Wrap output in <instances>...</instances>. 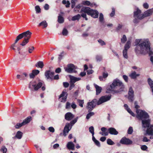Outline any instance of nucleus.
Listing matches in <instances>:
<instances>
[{
	"instance_id": "nucleus-58",
	"label": "nucleus",
	"mask_w": 153,
	"mask_h": 153,
	"mask_svg": "<svg viewBox=\"0 0 153 153\" xmlns=\"http://www.w3.org/2000/svg\"><path fill=\"white\" fill-rule=\"evenodd\" d=\"M70 103L68 102H67L66 103V109L69 108H70Z\"/></svg>"
},
{
	"instance_id": "nucleus-4",
	"label": "nucleus",
	"mask_w": 153,
	"mask_h": 153,
	"mask_svg": "<svg viewBox=\"0 0 153 153\" xmlns=\"http://www.w3.org/2000/svg\"><path fill=\"white\" fill-rule=\"evenodd\" d=\"M153 12V8L145 11L143 14H141V11L137 8V10L134 13V19L133 22L135 24H137L144 17L149 16L152 15Z\"/></svg>"
},
{
	"instance_id": "nucleus-23",
	"label": "nucleus",
	"mask_w": 153,
	"mask_h": 153,
	"mask_svg": "<svg viewBox=\"0 0 153 153\" xmlns=\"http://www.w3.org/2000/svg\"><path fill=\"white\" fill-rule=\"evenodd\" d=\"M39 71L37 70H33L32 73L30 75V78H34L36 75L39 74Z\"/></svg>"
},
{
	"instance_id": "nucleus-42",
	"label": "nucleus",
	"mask_w": 153,
	"mask_h": 153,
	"mask_svg": "<svg viewBox=\"0 0 153 153\" xmlns=\"http://www.w3.org/2000/svg\"><path fill=\"white\" fill-rule=\"evenodd\" d=\"M34 48L33 46L28 48V52L29 53H32L33 51L34 50Z\"/></svg>"
},
{
	"instance_id": "nucleus-49",
	"label": "nucleus",
	"mask_w": 153,
	"mask_h": 153,
	"mask_svg": "<svg viewBox=\"0 0 153 153\" xmlns=\"http://www.w3.org/2000/svg\"><path fill=\"white\" fill-rule=\"evenodd\" d=\"M99 20L101 22H102L103 20V16L102 13H100V14Z\"/></svg>"
},
{
	"instance_id": "nucleus-29",
	"label": "nucleus",
	"mask_w": 153,
	"mask_h": 153,
	"mask_svg": "<svg viewBox=\"0 0 153 153\" xmlns=\"http://www.w3.org/2000/svg\"><path fill=\"white\" fill-rule=\"evenodd\" d=\"M82 16L80 14H78L76 16H73L71 19V20L73 21L75 20L78 21L80 18L81 16Z\"/></svg>"
},
{
	"instance_id": "nucleus-33",
	"label": "nucleus",
	"mask_w": 153,
	"mask_h": 153,
	"mask_svg": "<svg viewBox=\"0 0 153 153\" xmlns=\"http://www.w3.org/2000/svg\"><path fill=\"white\" fill-rule=\"evenodd\" d=\"M127 50H128L124 49L123 52V57L126 59H127L128 58Z\"/></svg>"
},
{
	"instance_id": "nucleus-7",
	"label": "nucleus",
	"mask_w": 153,
	"mask_h": 153,
	"mask_svg": "<svg viewBox=\"0 0 153 153\" xmlns=\"http://www.w3.org/2000/svg\"><path fill=\"white\" fill-rule=\"evenodd\" d=\"M32 33L29 30L23 32L18 35L17 37L20 39L19 40L24 38V39L22 41L20 45L22 46L25 45L29 42V40L30 38Z\"/></svg>"
},
{
	"instance_id": "nucleus-41",
	"label": "nucleus",
	"mask_w": 153,
	"mask_h": 153,
	"mask_svg": "<svg viewBox=\"0 0 153 153\" xmlns=\"http://www.w3.org/2000/svg\"><path fill=\"white\" fill-rule=\"evenodd\" d=\"M7 149L4 146H2L1 150V152L2 153H7Z\"/></svg>"
},
{
	"instance_id": "nucleus-44",
	"label": "nucleus",
	"mask_w": 153,
	"mask_h": 153,
	"mask_svg": "<svg viewBox=\"0 0 153 153\" xmlns=\"http://www.w3.org/2000/svg\"><path fill=\"white\" fill-rule=\"evenodd\" d=\"M77 102L79 103V105L81 107H83V104L84 103L83 100H81L78 99L77 100Z\"/></svg>"
},
{
	"instance_id": "nucleus-25",
	"label": "nucleus",
	"mask_w": 153,
	"mask_h": 153,
	"mask_svg": "<svg viewBox=\"0 0 153 153\" xmlns=\"http://www.w3.org/2000/svg\"><path fill=\"white\" fill-rule=\"evenodd\" d=\"M140 75L139 74H137L135 71H133L129 74V76L131 79H135Z\"/></svg>"
},
{
	"instance_id": "nucleus-39",
	"label": "nucleus",
	"mask_w": 153,
	"mask_h": 153,
	"mask_svg": "<svg viewBox=\"0 0 153 153\" xmlns=\"http://www.w3.org/2000/svg\"><path fill=\"white\" fill-rule=\"evenodd\" d=\"M107 143L109 145H113L114 144V143L110 139H108L107 140Z\"/></svg>"
},
{
	"instance_id": "nucleus-11",
	"label": "nucleus",
	"mask_w": 153,
	"mask_h": 153,
	"mask_svg": "<svg viewBox=\"0 0 153 153\" xmlns=\"http://www.w3.org/2000/svg\"><path fill=\"white\" fill-rule=\"evenodd\" d=\"M120 143L123 144L128 145L132 144V141L129 139L124 137L121 139Z\"/></svg>"
},
{
	"instance_id": "nucleus-60",
	"label": "nucleus",
	"mask_w": 153,
	"mask_h": 153,
	"mask_svg": "<svg viewBox=\"0 0 153 153\" xmlns=\"http://www.w3.org/2000/svg\"><path fill=\"white\" fill-rule=\"evenodd\" d=\"M63 85L65 88H67L69 86V84L67 82H63Z\"/></svg>"
},
{
	"instance_id": "nucleus-16",
	"label": "nucleus",
	"mask_w": 153,
	"mask_h": 153,
	"mask_svg": "<svg viewBox=\"0 0 153 153\" xmlns=\"http://www.w3.org/2000/svg\"><path fill=\"white\" fill-rule=\"evenodd\" d=\"M74 117V115L70 112L67 113L65 115V119L68 121L71 120Z\"/></svg>"
},
{
	"instance_id": "nucleus-55",
	"label": "nucleus",
	"mask_w": 153,
	"mask_h": 153,
	"mask_svg": "<svg viewBox=\"0 0 153 153\" xmlns=\"http://www.w3.org/2000/svg\"><path fill=\"white\" fill-rule=\"evenodd\" d=\"M48 130L50 132L53 133L54 132V128L52 127H50L48 128Z\"/></svg>"
},
{
	"instance_id": "nucleus-22",
	"label": "nucleus",
	"mask_w": 153,
	"mask_h": 153,
	"mask_svg": "<svg viewBox=\"0 0 153 153\" xmlns=\"http://www.w3.org/2000/svg\"><path fill=\"white\" fill-rule=\"evenodd\" d=\"M19 39H18V37H16V39L15 40L14 43L12 44L10 47V48L13 50L15 52L16 51V49L15 48L16 47V44L19 40Z\"/></svg>"
},
{
	"instance_id": "nucleus-56",
	"label": "nucleus",
	"mask_w": 153,
	"mask_h": 153,
	"mask_svg": "<svg viewBox=\"0 0 153 153\" xmlns=\"http://www.w3.org/2000/svg\"><path fill=\"white\" fill-rule=\"evenodd\" d=\"M71 107L73 108V109H75L76 107V105L75 104V103L74 102H73L71 105Z\"/></svg>"
},
{
	"instance_id": "nucleus-10",
	"label": "nucleus",
	"mask_w": 153,
	"mask_h": 153,
	"mask_svg": "<svg viewBox=\"0 0 153 153\" xmlns=\"http://www.w3.org/2000/svg\"><path fill=\"white\" fill-rule=\"evenodd\" d=\"M32 118L31 116H29L24 120L21 123H17L15 126L16 128H19L21 126L29 123L31 120Z\"/></svg>"
},
{
	"instance_id": "nucleus-1",
	"label": "nucleus",
	"mask_w": 153,
	"mask_h": 153,
	"mask_svg": "<svg viewBox=\"0 0 153 153\" xmlns=\"http://www.w3.org/2000/svg\"><path fill=\"white\" fill-rule=\"evenodd\" d=\"M135 45L137 46L135 48L136 53L144 55L148 53L151 56L150 60L153 64V56H152L153 55V53L151 50L150 43L149 39H137Z\"/></svg>"
},
{
	"instance_id": "nucleus-21",
	"label": "nucleus",
	"mask_w": 153,
	"mask_h": 153,
	"mask_svg": "<svg viewBox=\"0 0 153 153\" xmlns=\"http://www.w3.org/2000/svg\"><path fill=\"white\" fill-rule=\"evenodd\" d=\"M70 82L73 83H74L80 80L81 79L80 78L76 77L73 76H70Z\"/></svg>"
},
{
	"instance_id": "nucleus-57",
	"label": "nucleus",
	"mask_w": 153,
	"mask_h": 153,
	"mask_svg": "<svg viewBox=\"0 0 153 153\" xmlns=\"http://www.w3.org/2000/svg\"><path fill=\"white\" fill-rule=\"evenodd\" d=\"M141 149L143 150H146L147 149V147L146 145L142 146L141 147Z\"/></svg>"
},
{
	"instance_id": "nucleus-26",
	"label": "nucleus",
	"mask_w": 153,
	"mask_h": 153,
	"mask_svg": "<svg viewBox=\"0 0 153 153\" xmlns=\"http://www.w3.org/2000/svg\"><path fill=\"white\" fill-rule=\"evenodd\" d=\"M27 76V74L26 73H23L21 75H17L16 76L17 78L20 80H23L25 79V77Z\"/></svg>"
},
{
	"instance_id": "nucleus-40",
	"label": "nucleus",
	"mask_w": 153,
	"mask_h": 153,
	"mask_svg": "<svg viewBox=\"0 0 153 153\" xmlns=\"http://www.w3.org/2000/svg\"><path fill=\"white\" fill-rule=\"evenodd\" d=\"M35 10L36 13H39L41 12V9L39 6L38 5L35 6Z\"/></svg>"
},
{
	"instance_id": "nucleus-19",
	"label": "nucleus",
	"mask_w": 153,
	"mask_h": 153,
	"mask_svg": "<svg viewBox=\"0 0 153 153\" xmlns=\"http://www.w3.org/2000/svg\"><path fill=\"white\" fill-rule=\"evenodd\" d=\"M67 146L68 149L69 150H74L75 149V145L72 142H68Z\"/></svg>"
},
{
	"instance_id": "nucleus-52",
	"label": "nucleus",
	"mask_w": 153,
	"mask_h": 153,
	"mask_svg": "<svg viewBox=\"0 0 153 153\" xmlns=\"http://www.w3.org/2000/svg\"><path fill=\"white\" fill-rule=\"evenodd\" d=\"M115 9L114 8H112V12L110 14V16L113 17L115 13Z\"/></svg>"
},
{
	"instance_id": "nucleus-27",
	"label": "nucleus",
	"mask_w": 153,
	"mask_h": 153,
	"mask_svg": "<svg viewBox=\"0 0 153 153\" xmlns=\"http://www.w3.org/2000/svg\"><path fill=\"white\" fill-rule=\"evenodd\" d=\"M48 26V23L46 21H43L40 22L39 25V26H42L43 28H45Z\"/></svg>"
},
{
	"instance_id": "nucleus-18",
	"label": "nucleus",
	"mask_w": 153,
	"mask_h": 153,
	"mask_svg": "<svg viewBox=\"0 0 153 153\" xmlns=\"http://www.w3.org/2000/svg\"><path fill=\"white\" fill-rule=\"evenodd\" d=\"M108 131L111 134L117 135L118 134V132L116 129L113 128H110L108 129Z\"/></svg>"
},
{
	"instance_id": "nucleus-61",
	"label": "nucleus",
	"mask_w": 153,
	"mask_h": 153,
	"mask_svg": "<svg viewBox=\"0 0 153 153\" xmlns=\"http://www.w3.org/2000/svg\"><path fill=\"white\" fill-rule=\"evenodd\" d=\"M123 78L125 81L127 82L128 81V77L126 75H124L123 76Z\"/></svg>"
},
{
	"instance_id": "nucleus-31",
	"label": "nucleus",
	"mask_w": 153,
	"mask_h": 153,
	"mask_svg": "<svg viewBox=\"0 0 153 153\" xmlns=\"http://www.w3.org/2000/svg\"><path fill=\"white\" fill-rule=\"evenodd\" d=\"M131 45V42L130 41H128L124 46L125 49L128 50L130 48Z\"/></svg>"
},
{
	"instance_id": "nucleus-64",
	"label": "nucleus",
	"mask_w": 153,
	"mask_h": 153,
	"mask_svg": "<svg viewBox=\"0 0 153 153\" xmlns=\"http://www.w3.org/2000/svg\"><path fill=\"white\" fill-rule=\"evenodd\" d=\"M143 6L145 8L148 9L149 8V5L146 3H145L143 4Z\"/></svg>"
},
{
	"instance_id": "nucleus-48",
	"label": "nucleus",
	"mask_w": 153,
	"mask_h": 153,
	"mask_svg": "<svg viewBox=\"0 0 153 153\" xmlns=\"http://www.w3.org/2000/svg\"><path fill=\"white\" fill-rule=\"evenodd\" d=\"M96 58L97 61H100L101 60L102 57L101 56L97 55Z\"/></svg>"
},
{
	"instance_id": "nucleus-30",
	"label": "nucleus",
	"mask_w": 153,
	"mask_h": 153,
	"mask_svg": "<svg viewBox=\"0 0 153 153\" xmlns=\"http://www.w3.org/2000/svg\"><path fill=\"white\" fill-rule=\"evenodd\" d=\"M22 136V133L20 131H18L15 136L18 139H20L21 138Z\"/></svg>"
},
{
	"instance_id": "nucleus-47",
	"label": "nucleus",
	"mask_w": 153,
	"mask_h": 153,
	"mask_svg": "<svg viewBox=\"0 0 153 153\" xmlns=\"http://www.w3.org/2000/svg\"><path fill=\"white\" fill-rule=\"evenodd\" d=\"M127 111L131 114L132 116L134 117L135 116L134 113L131 110L130 108L127 109Z\"/></svg>"
},
{
	"instance_id": "nucleus-63",
	"label": "nucleus",
	"mask_w": 153,
	"mask_h": 153,
	"mask_svg": "<svg viewBox=\"0 0 153 153\" xmlns=\"http://www.w3.org/2000/svg\"><path fill=\"white\" fill-rule=\"evenodd\" d=\"M63 53H64V52H62L61 53V54L60 55H59V56L58 57V59H59V60H60L61 59H62V56H63Z\"/></svg>"
},
{
	"instance_id": "nucleus-46",
	"label": "nucleus",
	"mask_w": 153,
	"mask_h": 153,
	"mask_svg": "<svg viewBox=\"0 0 153 153\" xmlns=\"http://www.w3.org/2000/svg\"><path fill=\"white\" fill-rule=\"evenodd\" d=\"M77 0H71V7L73 8L75 7L76 2Z\"/></svg>"
},
{
	"instance_id": "nucleus-6",
	"label": "nucleus",
	"mask_w": 153,
	"mask_h": 153,
	"mask_svg": "<svg viewBox=\"0 0 153 153\" xmlns=\"http://www.w3.org/2000/svg\"><path fill=\"white\" fill-rule=\"evenodd\" d=\"M124 86L122 82L119 79H116L114 80L112 83L110 85V90H116L119 92L123 90Z\"/></svg>"
},
{
	"instance_id": "nucleus-35",
	"label": "nucleus",
	"mask_w": 153,
	"mask_h": 153,
	"mask_svg": "<svg viewBox=\"0 0 153 153\" xmlns=\"http://www.w3.org/2000/svg\"><path fill=\"white\" fill-rule=\"evenodd\" d=\"M78 117L75 118L74 120L70 122L69 123L70 124V126H72L75 123H76Z\"/></svg>"
},
{
	"instance_id": "nucleus-2",
	"label": "nucleus",
	"mask_w": 153,
	"mask_h": 153,
	"mask_svg": "<svg viewBox=\"0 0 153 153\" xmlns=\"http://www.w3.org/2000/svg\"><path fill=\"white\" fill-rule=\"evenodd\" d=\"M137 118L142 120L143 127L145 128H148L146 130L147 134L149 135H153V125L150 126V120L149 119V116L147 113L144 111L140 109L137 110Z\"/></svg>"
},
{
	"instance_id": "nucleus-13",
	"label": "nucleus",
	"mask_w": 153,
	"mask_h": 153,
	"mask_svg": "<svg viewBox=\"0 0 153 153\" xmlns=\"http://www.w3.org/2000/svg\"><path fill=\"white\" fill-rule=\"evenodd\" d=\"M71 128V126H70V124L69 123H67L66 124L64 127L63 132V134L64 136H66Z\"/></svg>"
},
{
	"instance_id": "nucleus-45",
	"label": "nucleus",
	"mask_w": 153,
	"mask_h": 153,
	"mask_svg": "<svg viewBox=\"0 0 153 153\" xmlns=\"http://www.w3.org/2000/svg\"><path fill=\"white\" fill-rule=\"evenodd\" d=\"M68 34V31L65 28H64L62 31V34L63 36H67Z\"/></svg>"
},
{
	"instance_id": "nucleus-17",
	"label": "nucleus",
	"mask_w": 153,
	"mask_h": 153,
	"mask_svg": "<svg viewBox=\"0 0 153 153\" xmlns=\"http://www.w3.org/2000/svg\"><path fill=\"white\" fill-rule=\"evenodd\" d=\"M102 132H100L99 134L102 136H107L108 134V132L106 128L104 127L101 128Z\"/></svg>"
},
{
	"instance_id": "nucleus-5",
	"label": "nucleus",
	"mask_w": 153,
	"mask_h": 153,
	"mask_svg": "<svg viewBox=\"0 0 153 153\" xmlns=\"http://www.w3.org/2000/svg\"><path fill=\"white\" fill-rule=\"evenodd\" d=\"M80 12L82 13V16L86 20L88 19L86 17V13L94 18H97L98 17L99 12L97 10L92 9L88 7H82Z\"/></svg>"
},
{
	"instance_id": "nucleus-53",
	"label": "nucleus",
	"mask_w": 153,
	"mask_h": 153,
	"mask_svg": "<svg viewBox=\"0 0 153 153\" xmlns=\"http://www.w3.org/2000/svg\"><path fill=\"white\" fill-rule=\"evenodd\" d=\"M75 86V85L74 84V83H73L72 82H70V86L69 87V89L70 90H71Z\"/></svg>"
},
{
	"instance_id": "nucleus-15",
	"label": "nucleus",
	"mask_w": 153,
	"mask_h": 153,
	"mask_svg": "<svg viewBox=\"0 0 153 153\" xmlns=\"http://www.w3.org/2000/svg\"><path fill=\"white\" fill-rule=\"evenodd\" d=\"M134 92L132 88L131 87L129 88L128 92V98L129 100L131 101H132L134 100Z\"/></svg>"
},
{
	"instance_id": "nucleus-9",
	"label": "nucleus",
	"mask_w": 153,
	"mask_h": 153,
	"mask_svg": "<svg viewBox=\"0 0 153 153\" xmlns=\"http://www.w3.org/2000/svg\"><path fill=\"white\" fill-rule=\"evenodd\" d=\"M64 68L65 71L69 73H76V72L75 70L76 67L73 64H68L67 67H65Z\"/></svg>"
},
{
	"instance_id": "nucleus-8",
	"label": "nucleus",
	"mask_w": 153,
	"mask_h": 153,
	"mask_svg": "<svg viewBox=\"0 0 153 153\" xmlns=\"http://www.w3.org/2000/svg\"><path fill=\"white\" fill-rule=\"evenodd\" d=\"M36 84V81H34L30 82L29 88L31 89L33 88L34 90L36 91L41 87L43 84V83L41 82H39L37 85Z\"/></svg>"
},
{
	"instance_id": "nucleus-28",
	"label": "nucleus",
	"mask_w": 153,
	"mask_h": 153,
	"mask_svg": "<svg viewBox=\"0 0 153 153\" xmlns=\"http://www.w3.org/2000/svg\"><path fill=\"white\" fill-rule=\"evenodd\" d=\"M36 66L42 68H43L44 65L42 61H39L35 65Z\"/></svg>"
},
{
	"instance_id": "nucleus-50",
	"label": "nucleus",
	"mask_w": 153,
	"mask_h": 153,
	"mask_svg": "<svg viewBox=\"0 0 153 153\" xmlns=\"http://www.w3.org/2000/svg\"><path fill=\"white\" fill-rule=\"evenodd\" d=\"M133 128L131 127H130L128 130V133L129 134H131L133 132Z\"/></svg>"
},
{
	"instance_id": "nucleus-62",
	"label": "nucleus",
	"mask_w": 153,
	"mask_h": 153,
	"mask_svg": "<svg viewBox=\"0 0 153 153\" xmlns=\"http://www.w3.org/2000/svg\"><path fill=\"white\" fill-rule=\"evenodd\" d=\"M44 9L46 10H48L49 9V6L48 4H46L44 6Z\"/></svg>"
},
{
	"instance_id": "nucleus-3",
	"label": "nucleus",
	"mask_w": 153,
	"mask_h": 153,
	"mask_svg": "<svg viewBox=\"0 0 153 153\" xmlns=\"http://www.w3.org/2000/svg\"><path fill=\"white\" fill-rule=\"evenodd\" d=\"M111 98V95L102 96L98 101L96 99H94L91 102H88L87 104V108L88 112L92 111L94 108L96 104L100 105L103 103L109 100Z\"/></svg>"
},
{
	"instance_id": "nucleus-36",
	"label": "nucleus",
	"mask_w": 153,
	"mask_h": 153,
	"mask_svg": "<svg viewBox=\"0 0 153 153\" xmlns=\"http://www.w3.org/2000/svg\"><path fill=\"white\" fill-rule=\"evenodd\" d=\"M94 114V112H90L87 114L86 118L87 120H88L91 117L93 116Z\"/></svg>"
},
{
	"instance_id": "nucleus-20",
	"label": "nucleus",
	"mask_w": 153,
	"mask_h": 153,
	"mask_svg": "<svg viewBox=\"0 0 153 153\" xmlns=\"http://www.w3.org/2000/svg\"><path fill=\"white\" fill-rule=\"evenodd\" d=\"M108 76V74L106 72H104L102 73V76H100L99 78L100 81H105L104 79H105Z\"/></svg>"
},
{
	"instance_id": "nucleus-37",
	"label": "nucleus",
	"mask_w": 153,
	"mask_h": 153,
	"mask_svg": "<svg viewBox=\"0 0 153 153\" xmlns=\"http://www.w3.org/2000/svg\"><path fill=\"white\" fill-rule=\"evenodd\" d=\"M148 83L151 88H153V81L150 78L148 80Z\"/></svg>"
},
{
	"instance_id": "nucleus-32",
	"label": "nucleus",
	"mask_w": 153,
	"mask_h": 153,
	"mask_svg": "<svg viewBox=\"0 0 153 153\" xmlns=\"http://www.w3.org/2000/svg\"><path fill=\"white\" fill-rule=\"evenodd\" d=\"M58 21L59 23H63L64 22L63 18L61 15H59L58 16Z\"/></svg>"
},
{
	"instance_id": "nucleus-34",
	"label": "nucleus",
	"mask_w": 153,
	"mask_h": 153,
	"mask_svg": "<svg viewBox=\"0 0 153 153\" xmlns=\"http://www.w3.org/2000/svg\"><path fill=\"white\" fill-rule=\"evenodd\" d=\"M83 4L85 5L90 6L91 7H92L93 5V4L91 3L89 1H83Z\"/></svg>"
},
{
	"instance_id": "nucleus-43",
	"label": "nucleus",
	"mask_w": 153,
	"mask_h": 153,
	"mask_svg": "<svg viewBox=\"0 0 153 153\" xmlns=\"http://www.w3.org/2000/svg\"><path fill=\"white\" fill-rule=\"evenodd\" d=\"M89 131L92 134H94V128L93 126H91L89 128Z\"/></svg>"
},
{
	"instance_id": "nucleus-51",
	"label": "nucleus",
	"mask_w": 153,
	"mask_h": 153,
	"mask_svg": "<svg viewBox=\"0 0 153 153\" xmlns=\"http://www.w3.org/2000/svg\"><path fill=\"white\" fill-rule=\"evenodd\" d=\"M98 41L101 45H105V42L101 39H99L98 40Z\"/></svg>"
},
{
	"instance_id": "nucleus-14",
	"label": "nucleus",
	"mask_w": 153,
	"mask_h": 153,
	"mask_svg": "<svg viewBox=\"0 0 153 153\" xmlns=\"http://www.w3.org/2000/svg\"><path fill=\"white\" fill-rule=\"evenodd\" d=\"M54 74V73L53 72L50 71H47L45 72V75L47 79H51L53 77Z\"/></svg>"
},
{
	"instance_id": "nucleus-38",
	"label": "nucleus",
	"mask_w": 153,
	"mask_h": 153,
	"mask_svg": "<svg viewBox=\"0 0 153 153\" xmlns=\"http://www.w3.org/2000/svg\"><path fill=\"white\" fill-rule=\"evenodd\" d=\"M127 40V38L125 35H123L121 39V42L123 43H124Z\"/></svg>"
},
{
	"instance_id": "nucleus-12",
	"label": "nucleus",
	"mask_w": 153,
	"mask_h": 153,
	"mask_svg": "<svg viewBox=\"0 0 153 153\" xmlns=\"http://www.w3.org/2000/svg\"><path fill=\"white\" fill-rule=\"evenodd\" d=\"M67 93L65 91H63L62 93L60 95L59 99H60L61 101L62 102H65L66 101Z\"/></svg>"
},
{
	"instance_id": "nucleus-24",
	"label": "nucleus",
	"mask_w": 153,
	"mask_h": 153,
	"mask_svg": "<svg viewBox=\"0 0 153 153\" xmlns=\"http://www.w3.org/2000/svg\"><path fill=\"white\" fill-rule=\"evenodd\" d=\"M94 85L96 89V94L98 95L101 92L102 88L95 84H94Z\"/></svg>"
},
{
	"instance_id": "nucleus-54",
	"label": "nucleus",
	"mask_w": 153,
	"mask_h": 153,
	"mask_svg": "<svg viewBox=\"0 0 153 153\" xmlns=\"http://www.w3.org/2000/svg\"><path fill=\"white\" fill-rule=\"evenodd\" d=\"M95 144L98 147L100 146V142L97 140L94 142Z\"/></svg>"
},
{
	"instance_id": "nucleus-59",
	"label": "nucleus",
	"mask_w": 153,
	"mask_h": 153,
	"mask_svg": "<svg viewBox=\"0 0 153 153\" xmlns=\"http://www.w3.org/2000/svg\"><path fill=\"white\" fill-rule=\"evenodd\" d=\"M149 141H150V140L148 139L147 137H144L143 139V141L144 142H147Z\"/></svg>"
}]
</instances>
